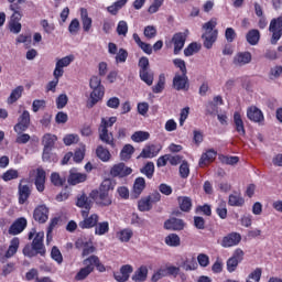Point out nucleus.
I'll return each instance as SVG.
<instances>
[{"mask_svg":"<svg viewBox=\"0 0 282 282\" xmlns=\"http://www.w3.org/2000/svg\"><path fill=\"white\" fill-rule=\"evenodd\" d=\"M111 191V181H104L98 189H93L89 194V198L94 199L95 204L99 206V208H107L113 204V198L109 194Z\"/></svg>","mask_w":282,"mask_h":282,"instance_id":"1","label":"nucleus"},{"mask_svg":"<svg viewBox=\"0 0 282 282\" xmlns=\"http://www.w3.org/2000/svg\"><path fill=\"white\" fill-rule=\"evenodd\" d=\"M215 28H217V19L215 18L203 25V30H205L203 33L204 47H206V50H210L215 41H217V34L219 33Z\"/></svg>","mask_w":282,"mask_h":282,"instance_id":"2","label":"nucleus"},{"mask_svg":"<svg viewBox=\"0 0 282 282\" xmlns=\"http://www.w3.org/2000/svg\"><path fill=\"white\" fill-rule=\"evenodd\" d=\"M29 239L32 240V247L37 254H45V245H43V239H45V232H36V229H31L29 232Z\"/></svg>","mask_w":282,"mask_h":282,"instance_id":"3","label":"nucleus"},{"mask_svg":"<svg viewBox=\"0 0 282 282\" xmlns=\"http://www.w3.org/2000/svg\"><path fill=\"white\" fill-rule=\"evenodd\" d=\"M109 122L107 119L101 118V123L99 126V140L104 142V144H108L112 149L116 148V141L113 140V133L108 130Z\"/></svg>","mask_w":282,"mask_h":282,"instance_id":"4","label":"nucleus"},{"mask_svg":"<svg viewBox=\"0 0 282 282\" xmlns=\"http://www.w3.org/2000/svg\"><path fill=\"white\" fill-rule=\"evenodd\" d=\"M75 58L76 57L72 54L62 58H57L53 72L54 78H63V74H65V67H69L72 63H74Z\"/></svg>","mask_w":282,"mask_h":282,"instance_id":"5","label":"nucleus"},{"mask_svg":"<svg viewBox=\"0 0 282 282\" xmlns=\"http://www.w3.org/2000/svg\"><path fill=\"white\" fill-rule=\"evenodd\" d=\"M269 32H271V45H276L281 41L282 36V15L271 20L269 25Z\"/></svg>","mask_w":282,"mask_h":282,"instance_id":"6","label":"nucleus"},{"mask_svg":"<svg viewBox=\"0 0 282 282\" xmlns=\"http://www.w3.org/2000/svg\"><path fill=\"white\" fill-rule=\"evenodd\" d=\"M88 215H89V210L82 212V216L84 217V220L79 223V228H82L83 230L87 228H95V226L98 224L100 219L98 214H93L89 217H87Z\"/></svg>","mask_w":282,"mask_h":282,"instance_id":"7","label":"nucleus"},{"mask_svg":"<svg viewBox=\"0 0 282 282\" xmlns=\"http://www.w3.org/2000/svg\"><path fill=\"white\" fill-rule=\"evenodd\" d=\"M30 111L23 110L20 117L18 118V123L14 126L15 133H23L30 128Z\"/></svg>","mask_w":282,"mask_h":282,"instance_id":"8","label":"nucleus"},{"mask_svg":"<svg viewBox=\"0 0 282 282\" xmlns=\"http://www.w3.org/2000/svg\"><path fill=\"white\" fill-rule=\"evenodd\" d=\"M20 245H21V241L19 240V238H13L10 241V246H9L7 252L4 254L0 253V262L6 263V261H8V259H12V257H14L17 254V252L19 251Z\"/></svg>","mask_w":282,"mask_h":282,"instance_id":"9","label":"nucleus"},{"mask_svg":"<svg viewBox=\"0 0 282 282\" xmlns=\"http://www.w3.org/2000/svg\"><path fill=\"white\" fill-rule=\"evenodd\" d=\"M241 243V234L231 232L223 237L220 240L221 248H234V246H239Z\"/></svg>","mask_w":282,"mask_h":282,"instance_id":"10","label":"nucleus"},{"mask_svg":"<svg viewBox=\"0 0 282 282\" xmlns=\"http://www.w3.org/2000/svg\"><path fill=\"white\" fill-rule=\"evenodd\" d=\"M133 173V170L124 163L115 164L110 170V175L112 177H127V175H131Z\"/></svg>","mask_w":282,"mask_h":282,"instance_id":"11","label":"nucleus"},{"mask_svg":"<svg viewBox=\"0 0 282 282\" xmlns=\"http://www.w3.org/2000/svg\"><path fill=\"white\" fill-rule=\"evenodd\" d=\"M33 218L39 224H45L50 219V208L45 205H39L33 212Z\"/></svg>","mask_w":282,"mask_h":282,"instance_id":"12","label":"nucleus"},{"mask_svg":"<svg viewBox=\"0 0 282 282\" xmlns=\"http://www.w3.org/2000/svg\"><path fill=\"white\" fill-rule=\"evenodd\" d=\"M252 63V54L250 52H239L234 56L232 64L235 67H243Z\"/></svg>","mask_w":282,"mask_h":282,"instance_id":"13","label":"nucleus"},{"mask_svg":"<svg viewBox=\"0 0 282 282\" xmlns=\"http://www.w3.org/2000/svg\"><path fill=\"white\" fill-rule=\"evenodd\" d=\"M173 87L176 91L188 90V76L176 74L173 78Z\"/></svg>","mask_w":282,"mask_h":282,"instance_id":"14","label":"nucleus"},{"mask_svg":"<svg viewBox=\"0 0 282 282\" xmlns=\"http://www.w3.org/2000/svg\"><path fill=\"white\" fill-rule=\"evenodd\" d=\"M181 268L186 272H191L193 270H197V259L193 254H186L182 257Z\"/></svg>","mask_w":282,"mask_h":282,"instance_id":"15","label":"nucleus"},{"mask_svg":"<svg viewBox=\"0 0 282 282\" xmlns=\"http://www.w3.org/2000/svg\"><path fill=\"white\" fill-rule=\"evenodd\" d=\"M28 228V219L24 217L18 218L9 228V235H21Z\"/></svg>","mask_w":282,"mask_h":282,"instance_id":"16","label":"nucleus"},{"mask_svg":"<svg viewBox=\"0 0 282 282\" xmlns=\"http://www.w3.org/2000/svg\"><path fill=\"white\" fill-rule=\"evenodd\" d=\"M104 97H105V87L93 88V91L90 93V98L87 101L88 109H91L94 106L98 105V101L102 100Z\"/></svg>","mask_w":282,"mask_h":282,"instance_id":"17","label":"nucleus"},{"mask_svg":"<svg viewBox=\"0 0 282 282\" xmlns=\"http://www.w3.org/2000/svg\"><path fill=\"white\" fill-rule=\"evenodd\" d=\"M247 118H249L251 122L258 123H261L263 120H265V117H263V111L257 108V106H251L247 109Z\"/></svg>","mask_w":282,"mask_h":282,"instance_id":"18","label":"nucleus"},{"mask_svg":"<svg viewBox=\"0 0 282 282\" xmlns=\"http://www.w3.org/2000/svg\"><path fill=\"white\" fill-rule=\"evenodd\" d=\"M87 181V174L78 172L76 169L69 171L68 184L76 186V184H83Z\"/></svg>","mask_w":282,"mask_h":282,"instance_id":"19","label":"nucleus"},{"mask_svg":"<svg viewBox=\"0 0 282 282\" xmlns=\"http://www.w3.org/2000/svg\"><path fill=\"white\" fill-rule=\"evenodd\" d=\"M133 272V267L131 264H124L120 268V272H115L113 278L118 282H126L129 281V276Z\"/></svg>","mask_w":282,"mask_h":282,"instance_id":"20","label":"nucleus"},{"mask_svg":"<svg viewBox=\"0 0 282 282\" xmlns=\"http://www.w3.org/2000/svg\"><path fill=\"white\" fill-rule=\"evenodd\" d=\"M185 226H186V224L184 223V220H182L180 218H170V219L165 220V223H164L165 230L180 231V230H184Z\"/></svg>","mask_w":282,"mask_h":282,"instance_id":"21","label":"nucleus"},{"mask_svg":"<svg viewBox=\"0 0 282 282\" xmlns=\"http://www.w3.org/2000/svg\"><path fill=\"white\" fill-rule=\"evenodd\" d=\"M160 151H162V145H155V144L147 145L145 148H143L139 158H145V159L156 158Z\"/></svg>","mask_w":282,"mask_h":282,"instance_id":"22","label":"nucleus"},{"mask_svg":"<svg viewBox=\"0 0 282 282\" xmlns=\"http://www.w3.org/2000/svg\"><path fill=\"white\" fill-rule=\"evenodd\" d=\"M18 193H19V204H24L26 199H30V195L32 191L30 189V185H23V181H22L19 184Z\"/></svg>","mask_w":282,"mask_h":282,"instance_id":"23","label":"nucleus"},{"mask_svg":"<svg viewBox=\"0 0 282 282\" xmlns=\"http://www.w3.org/2000/svg\"><path fill=\"white\" fill-rule=\"evenodd\" d=\"M35 186L39 193H43L45 191V170L42 167L36 170Z\"/></svg>","mask_w":282,"mask_h":282,"instance_id":"24","label":"nucleus"},{"mask_svg":"<svg viewBox=\"0 0 282 282\" xmlns=\"http://www.w3.org/2000/svg\"><path fill=\"white\" fill-rule=\"evenodd\" d=\"M80 21L84 32H89V30H91V24L94 23V21L91 20V18L89 17V12H87V9L85 8L80 9Z\"/></svg>","mask_w":282,"mask_h":282,"instance_id":"25","label":"nucleus"},{"mask_svg":"<svg viewBox=\"0 0 282 282\" xmlns=\"http://www.w3.org/2000/svg\"><path fill=\"white\" fill-rule=\"evenodd\" d=\"M173 43H174V54H180L182 50H184V44L186 43V36L184 33H176L173 36Z\"/></svg>","mask_w":282,"mask_h":282,"instance_id":"26","label":"nucleus"},{"mask_svg":"<svg viewBox=\"0 0 282 282\" xmlns=\"http://www.w3.org/2000/svg\"><path fill=\"white\" fill-rule=\"evenodd\" d=\"M234 127L239 135H246V126L243 124V119L239 112L234 113Z\"/></svg>","mask_w":282,"mask_h":282,"instance_id":"27","label":"nucleus"},{"mask_svg":"<svg viewBox=\"0 0 282 282\" xmlns=\"http://www.w3.org/2000/svg\"><path fill=\"white\" fill-rule=\"evenodd\" d=\"M116 237L122 243H129V241H131L133 237V229L131 228L121 229L116 234Z\"/></svg>","mask_w":282,"mask_h":282,"instance_id":"28","label":"nucleus"},{"mask_svg":"<svg viewBox=\"0 0 282 282\" xmlns=\"http://www.w3.org/2000/svg\"><path fill=\"white\" fill-rule=\"evenodd\" d=\"M215 158H217V151L208 150L207 152L202 154L199 160V166H206L207 164H210V162L215 161Z\"/></svg>","mask_w":282,"mask_h":282,"instance_id":"29","label":"nucleus"},{"mask_svg":"<svg viewBox=\"0 0 282 282\" xmlns=\"http://www.w3.org/2000/svg\"><path fill=\"white\" fill-rule=\"evenodd\" d=\"M246 40L249 45H258L261 40V32L257 29H252L247 33Z\"/></svg>","mask_w":282,"mask_h":282,"instance_id":"30","label":"nucleus"},{"mask_svg":"<svg viewBox=\"0 0 282 282\" xmlns=\"http://www.w3.org/2000/svg\"><path fill=\"white\" fill-rule=\"evenodd\" d=\"M144 188H147V181L144 180V177L135 178L134 184H133V193H134L135 197H140V195H142V191H144Z\"/></svg>","mask_w":282,"mask_h":282,"instance_id":"31","label":"nucleus"},{"mask_svg":"<svg viewBox=\"0 0 282 282\" xmlns=\"http://www.w3.org/2000/svg\"><path fill=\"white\" fill-rule=\"evenodd\" d=\"M96 155L101 160V162H109V160H111V152L102 145L97 147Z\"/></svg>","mask_w":282,"mask_h":282,"instance_id":"32","label":"nucleus"},{"mask_svg":"<svg viewBox=\"0 0 282 282\" xmlns=\"http://www.w3.org/2000/svg\"><path fill=\"white\" fill-rule=\"evenodd\" d=\"M148 274H149V269H147V267H140L132 275V281H135V282L147 281Z\"/></svg>","mask_w":282,"mask_h":282,"instance_id":"33","label":"nucleus"},{"mask_svg":"<svg viewBox=\"0 0 282 282\" xmlns=\"http://www.w3.org/2000/svg\"><path fill=\"white\" fill-rule=\"evenodd\" d=\"M228 204L229 206L241 207L243 204H246V200L239 193H234L229 195Z\"/></svg>","mask_w":282,"mask_h":282,"instance_id":"34","label":"nucleus"},{"mask_svg":"<svg viewBox=\"0 0 282 282\" xmlns=\"http://www.w3.org/2000/svg\"><path fill=\"white\" fill-rule=\"evenodd\" d=\"M58 140V138H56V135L54 134H44L43 139H42V143L44 149H54V144H56V141Z\"/></svg>","mask_w":282,"mask_h":282,"instance_id":"35","label":"nucleus"},{"mask_svg":"<svg viewBox=\"0 0 282 282\" xmlns=\"http://www.w3.org/2000/svg\"><path fill=\"white\" fill-rule=\"evenodd\" d=\"M165 243L170 248H177L182 243V240L177 234H170L165 237Z\"/></svg>","mask_w":282,"mask_h":282,"instance_id":"36","label":"nucleus"},{"mask_svg":"<svg viewBox=\"0 0 282 282\" xmlns=\"http://www.w3.org/2000/svg\"><path fill=\"white\" fill-rule=\"evenodd\" d=\"M24 88L23 86H18L15 89H13L8 98L9 105H14L21 96H23Z\"/></svg>","mask_w":282,"mask_h":282,"instance_id":"37","label":"nucleus"},{"mask_svg":"<svg viewBox=\"0 0 282 282\" xmlns=\"http://www.w3.org/2000/svg\"><path fill=\"white\" fill-rule=\"evenodd\" d=\"M135 151V149L133 148V145L131 144H126L121 152H120V159L123 162H127V160H131V155H133V152Z\"/></svg>","mask_w":282,"mask_h":282,"instance_id":"38","label":"nucleus"},{"mask_svg":"<svg viewBox=\"0 0 282 282\" xmlns=\"http://www.w3.org/2000/svg\"><path fill=\"white\" fill-rule=\"evenodd\" d=\"M177 200H178V206L181 210H183L184 213H188V210H191L193 203L189 197L180 196Z\"/></svg>","mask_w":282,"mask_h":282,"instance_id":"39","label":"nucleus"},{"mask_svg":"<svg viewBox=\"0 0 282 282\" xmlns=\"http://www.w3.org/2000/svg\"><path fill=\"white\" fill-rule=\"evenodd\" d=\"M109 232V221H101L95 225V235L102 237V235H107Z\"/></svg>","mask_w":282,"mask_h":282,"instance_id":"40","label":"nucleus"},{"mask_svg":"<svg viewBox=\"0 0 282 282\" xmlns=\"http://www.w3.org/2000/svg\"><path fill=\"white\" fill-rule=\"evenodd\" d=\"M76 205L79 208H85V210H89V208H91V199H89V197L86 194H82L78 198H77V203Z\"/></svg>","mask_w":282,"mask_h":282,"instance_id":"41","label":"nucleus"},{"mask_svg":"<svg viewBox=\"0 0 282 282\" xmlns=\"http://www.w3.org/2000/svg\"><path fill=\"white\" fill-rule=\"evenodd\" d=\"M139 76L141 78V80H143V83H147L149 85V87H151V85H153V72H151V69L148 70H139Z\"/></svg>","mask_w":282,"mask_h":282,"instance_id":"42","label":"nucleus"},{"mask_svg":"<svg viewBox=\"0 0 282 282\" xmlns=\"http://www.w3.org/2000/svg\"><path fill=\"white\" fill-rule=\"evenodd\" d=\"M138 208L141 213H149L153 208V205L148 197H144L139 200Z\"/></svg>","mask_w":282,"mask_h":282,"instance_id":"43","label":"nucleus"},{"mask_svg":"<svg viewBox=\"0 0 282 282\" xmlns=\"http://www.w3.org/2000/svg\"><path fill=\"white\" fill-rule=\"evenodd\" d=\"M10 11L13 12L11 21H21L23 14H21V7L18 3L10 4Z\"/></svg>","mask_w":282,"mask_h":282,"instance_id":"44","label":"nucleus"},{"mask_svg":"<svg viewBox=\"0 0 282 282\" xmlns=\"http://www.w3.org/2000/svg\"><path fill=\"white\" fill-rule=\"evenodd\" d=\"M165 84H166V77L164 76V74H161L159 76L158 84L152 87L153 94H162V91L164 90Z\"/></svg>","mask_w":282,"mask_h":282,"instance_id":"45","label":"nucleus"},{"mask_svg":"<svg viewBox=\"0 0 282 282\" xmlns=\"http://www.w3.org/2000/svg\"><path fill=\"white\" fill-rule=\"evenodd\" d=\"M141 173L151 180L153 177V173H155V164L153 162H148L144 167L141 169Z\"/></svg>","mask_w":282,"mask_h":282,"instance_id":"46","label":"nucleus"},{"mask_svg":"<svg viewBox=\"0 0 282 282\" xmlns=\"http://www.w3.org/2000/svg\"><path fill=\"white\" fill-rule=\"evenodd\" d=\"M94 271H91V268L84 267L79 270V272L75 275V281H85L87 276H89Z\"/></svg>","mask_w":282,"mask_h":282,"instance_id":"47","label":"nucleus"},{"mask_svg":"<svg viewBox=\"0 0 282 282\" xmlns=\"http://www.w3.org/2000/svg\"><path fill=\"white\" fill-rule=\"evenodd\" d=\"M150 134L149 132L144 131H137L131 135V140L133 142H145V140H149Z\"/></svg>","mask_w":282,"mask_h":282,"instance_id":"48","label":"nucleus"},{"mask_svg":"<svg viewBox=\"0 0 282 282\" xmlns=\"http://www.w3.org/2000/svg\"><path fill=\"white\" fill-rule=\"evenodd\" d=\"M216 213L220 219H226L228 217V209L226 208V202L220 200L218 203V207L216 208Z\"/></svg>","mask_w":282,"mask_h":282,"instance_id":"49","label":"nucleus"},{"mask_svg":"<svg viewBox=\"0 0 282 282\" xmlns=\"http://www.w3.org/2000/svg\"><path fill=\"white\" fill-rule=\"evenodd\" d=\"M128 32H129V24H127V21L124 20L119 21L117 25V34L119 36H127Z\"/></svg>","mask_w":282,"mask_h":282,"instance_id":"50","label":"nucleus"},{"mask_svg":"<svg viewBox=\"0 0 282 282\" xmlns=\"http://www.w3.org/2000/svg\"><path fill=\"white\" fill-rule=\"evenodd\" d=\"M19 178V171L17 170H8L2 174L3 182H11V180H18Z\"/></svg>","mask_w":282,"mask_h":282,"instance_id":"51","label":"nucleus"},{"mask_svg":"<svg viewBox=\"0 0 282 282\" xmlns=\"http://www.w3.org/2000/svg\"><path fill=\"white\" fill-rule=\"evenodd\" d=\"M99 261H100V259L97 256H90L84 260V265L86 268H90L91 271L94 272V268H96V265Z\"/></svg>","mask_w":282,"mask_h":282,"instance_id":"52","label":"nucleus"},{"mask_svg":"<svg viewBox=\"0 0 282 282\" xmlns=\"http://www.w3.org/2000/svg\"><path fill=\"white\" fill-rule=\"evenodd\" d=\"M40 25L43 28V31L46 34H52V32H54V30H56V25L47 20H42L40 22Z\"/></svg>","mask_w":282,"mask_h":282,"instance_id":"53","label":"nucleus"},{"mask_svg":"<svg viewBox=\"0 0 282 282\" xmlns=\"http://www.w3.org/2000/svg\"><path fill=\"white\" fill-rule=\"evenodd\" d=\"M79 30H80V22L78 21V19L72 20V22L68 25L69 34H72L73 36H76Z\"/></svg>","mask_w":282,"mask_h":282,"instance_id":"54","label":"nucleus"},{"mask_svg":"<svg viewBox=\"0 0 282 282\" xmlns=\"http://www.w3.org/2000/svg\"><path fill=\"white\" fill-rule=\"evenodd\" d=\"M51 257H52L53 261H56V263H58V265H61V263H63V253H61V250L57 249V247L52 248Z\"/></svg>","mask_w":282,"mask_h":282,"instance_id":"55","label":"nucleus"},{"mask_svg":"<svg viewBox=\"0 0 282 282\" xmlns=\"http://www.w3.org/2000/svg\"><path fill=\"white\" fill-rule=\"evenodd\" d=\"M43 162H55L56 154L52 153V149H45L43 150L42 154Z\"/></svg>","mask_w":282,"mask_h":282,"instance_id":"56","label":"nucleus"},{"mask_svg":"<svg viewBox=\"0 0 282 282\" xmlns=\"http://www.w3.org/2000/svg\"><path fill=\"white\" fill-rule=\"evenodd\" d=\"M143 34L145 39H155L158 36V29L153 25H148L144 28Z\"/></svg>","mask_w":282,"mask_h":282,"instance_id":"57","label":"nucleus"},{"mask_svg":"<svg viewBox=\"0 0 282 282\" xmlns=\"http://www.w3.org/2000/svg\"><path fill=\"white\" fill-rule=\"evenodd\" d=\"M197 52H199V45H197V43H192L184 50V55L193 56V54H197Z\"/></svg>","mask_w":282,"mask_h":282,"instance_id":"58","label":"nucleus"},{"mask_svg":"<svg viewBox=\"0 0 282 282\" xmlns=\"http://www.w3.org/2000/svg\"><path fill=\"white\" fill-rule=\"evenodd\" d=\"M164 0H154L153 3L149 7V14H155L160 8H162Z\"/></svg>","mask_w":282,"mask_h":282,"instance_id":"59","label":"nucleus"},{"mask_svg":"<svg viewBox=\"0 0 282 282\" xmlns=\"http://www.w3.org/2000/svg\"><path fill=\"white\" fill-rule=\"evenodd\" d=\"M261 281V269H256L253 272H251L246 282H259Z\"/></svg>","mask_w":282,"mask_h":282,"instance_id":"60","label":"nucleus"},{"mask_svg":"<svg viewBox=\"0 0 282 282\" xmlns=\"http://www.w3.org/2000/svg\"><path fill=\"white\" fill-rule=\"evenodd\" d=\"M51 182L54 186H63L65 184V180L61 177V174L54 172L51 174Z\"/></svg>","mask_w":282,"mask_h":282,"instance_id":"61","label":"nucleus"},{"mask_svg":"<svg viewBox=\"0 0 282 282\" xmlns=\"http://www.w3.org/2000/svg\"><path fill=\"white\" fill-rule=\"evenodd\" d=\"M69 98H67V95L62 94L57 97L56 99V107L57 109H63L66 107L67 102H68Z\"/></svg>","mask_w":282,"mask_h":282,"instance_id":"62","label":"nucleus"},{"mask_svg":"<svg viewBox=\"0 0 282 282\" xmlns=\"http://www.w3.org/2000/svg\"><path fill=\"white\" fill-rule=\"evenodd\" d=\"M45 107V100L43 99H35L32 102V111L34 113L39 112L40 109H43Z\"/></svg>","mask_w":282,"mask_h":282,"instance_id":"63","label":"nucleus"},{"mask_svg":"<svg viewBox=\"0 0 282 282\" xmlns=\"http://www.w3.org/2000/svg\"><path fill=\"white\" fill-rule=\"evenodd\" d=\"M63 140L66 147H70V144H76V142H78V134H67Z\"/></svg>","mask_w":282,"mask_h":282,"instance_id":"64","label":"nucleus"}]
</instances>
